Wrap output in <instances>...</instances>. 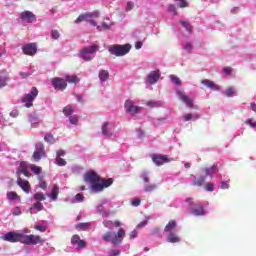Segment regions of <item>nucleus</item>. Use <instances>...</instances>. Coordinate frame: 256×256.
<instances>
[{
    "instance_id": "nucleus-30",
    "label": "nucleus",
    "mask_w": 256,
    "mask_h": 256,
    "mask_svg": "<svg viewBox=\"0 0 256 256\" xmlns=\"http://www.w3.org/2000/svg\"><path fill=\"white\" fill-rule=\"evenodd\" d=\"M157 188H158V186H156V184H147L146 186H144V192H146V193H152V192H154Z\"/></svg>"
},
{
    "instance_id": "nucleus-64",
    "label": "nucleus",
    "mask_w": 256,
    "mask_h": 256,
    "mask_svg": "<svg viewBox=\"0 0 256 256\" xmlns=\"http://www.w3.org/2000/svg\"><path fill=\"white\" fill-rule=\"evenodd\" d=\"M191 119H193V115L191 114L184 115V121H190Z\"/></svg>"
},
{
    "instance_id": "nucleus-24",
    "label": "nucleus",
    "mask_w": 256,
    "mask_h": 256,
    "mask_svg": "<svg viewBox=\"0 0 256 256\" xmlns=\"http://www.w3.org/2000/svg\"><path fill=\"white\" fill-rule=\"evenodd\" d=\"M176 229V221L175 220H170L168 224H166L164 231L166 233H171L173 230Z\"/></svg>"
},
{
    "instance_id": "nucleus-15",
    "label": "nucleus",
    "mask_w": 256,
    "mask_h": 256,
    "mask_svg": "<svg viewBox=\"0 0 256 256\" xmlns=\"http://www.w3.org/2000/svg\"><path fill=\"white\" fill-rule=\"evenodd\" d=\"M172 160L168 158L166 155H153L152 162L157 166L164 165L165 163L171 162Z\"/></svg>"
},
{
    "instance_id": "nucleus-3",
    "label": "nucleus",
    "mask_w": 256,
    "mask_h": 256,
    "mask_svg": "<svg viewBox=\"0 0 256 256\" xmlns=\"http://www.w3.org/2000/svg\"><path fill=\"white\" fill-rule=\"evenodd\" d=\"M132 47L129 44L120 45V44H114L109 46V54H112L116 57H123L127 55Z\"/></svg>"
},
{
    "instance_id": "nucleus-7",
    "label": "nucleus",
    "mask_w": 256,
    "mask_h": 256,
    "mask_svg": "<svg viewBox=\"0 0 256 256\" xmlns=\"http://www.w3.org/2000/svg\"><path fill=\"white\" fill-rule=\"evenodd\" d=\"M44 243V239H42L40 236L37 235H24L23 239H22V244L25 245H32V246H36L37 244H42Z\"/></svg>"
},
{
    "instance_id": "nucleus-35",
    "label": "nucleus",
    "mask_w": 256,
    "mask_h": 256,
    "mask_svg": "<svg viewBox=\"0 0 256 256\" xmlns=\"http://www.w3.org/2000/svg\"><path fill=\"white\" fill-rule=\"evenodd\" d=\"M80 241H83V240H81L80 236L77 234H74L72 236V239L70 240V243H72L73 246H76L77 243H79Z\"/></svg>"
},
{
    "instance_id": "nucleus-1",
    "label": "nucleus",
    "mask_w": 256,
    "mask_h": 256,
    "mask_svg": "<svg viewBox=\"0 0 256 256\" xmlns=\"http://www.w3.org/2000/svg\"><path fill=\"white\" fill-rule=\"evenodd\" d=\"M85 181L86 183L91 184V190L94 193H101L106 188L110 187L113 183V180L111 178L109 179L101 178L94 171H90L85 174Z\"/></svg>"
},
{
    "instance_id": "nucleus-8",
    "label": "nucleus",
    "mask_w": 256,
    "mask_h": 256,
    "mask_svg": "<svg viewBox=\"0 0 256 256\" xmlns=\"http://www.w3.org/2000/svg\"><path fill=\"white\" fill-rule=\"evenodd\" d=\"M43 157H46L45 147L42 142H38L37 144H35V151L32 158L35 162H39Z\"/></svg>"
},
{
    "instance_id": "nucleus-56",
    "label": "nucleus",
    "mask_w": 256,
    "mask_h": 256,
    "mask_svg": "<svg viewBox=\"0 0 256 256\" xmlns=\"http://www.w3.org/2000/svg\"><path fill=\"white\" fill-rule=\"evenodd\" d=\"M39 188L46 190L47 189V183L44 180L39 181Z\"/></svg>"
},
{
    "instance_id": "nucleus-28",
    "label": "nucleus",
    "mask_w": 256,
    "mask_h": 256,
    "mask_svg": "<svg viewBox=\"0 0 256 256\" xmlns=\"http://www.w3.org/2000/svg\"><path fill=\"white\" fill-rule=\"evenodd\" d=\"M215 170H216V166L215 165H213V166H211L210 168H205L204 169V177H210V178H212L213 177V172H215Z\"/></svg>"
},
{
    "instance_id": "nucleus-12",
    "label": "nucleus",
    "mask_w": 256,
    "mask_h": 256,
    "mask_svg": "<svg viewBox=\"0 0 256 256\" xmlns=\"http://www.w3.org/2000/svg\"><path fill=\"white\" fill-rule=\"evenodd\" d=\"M125 109L126 112L130 115L136 116L141 108L139 106L134 105V102L132 100H126Z\"/></svg>"
},
{
    "instance_id": "nucleus-29",
    "label": "nucleus",
    "mask_w": 256,
    "mask_h": 256,
    "mask_svg": "<svg viewBox=\"0 0 256 256\" xmlns=\"http://www.w3.org/2000/svg\"><path fill=\"white\" fill-rule=\"evenodd\" d=\"M44 142H47L48 144L53 145L55 143V138L53 134L46 133V135L44 136Z\"/></svg>"
},
{
    "instance_id": "nucleus-53",
    "label": "nucleus",
    "mask_w": 256,
    "mask_h": 256,
    "mask_svg": "<svg viewBox=\"0 0 256 256\" xmlns=\"http://www.w3.org/2000/svg\"><path fill=\"white\" fill-rule=\"evenodd\" d=\"M245 124L249 125L252 128H256V122H253V119H247V121H245Z\"/></svg>"
},
{
    "instance_id": "nucleus-10",
    "label": "nucleus",
    "mask_w": 256,
    "mask_h": 256,
    "mask_svg": "<svg viewBox=\"0 0 256 256\" xmlns=\"http://www.w3.org/2000/svg\"><path fill=\"white\" fill-rule=\"evenodd\" d=\"M51 83L56 91H64L67 88V82L63 78H52Z\"/></svg>"
},
{
    "instance_id": "nucleus-34",
    "label": "nucleus",
    "mask_w": 256,
    "mask_h": 256,
    "mask_svg": "<svg viewBox=\"0 0 256 256\" xmlns=\"http://www.w3.org/2000/svg\"><path fill=\"white\" fill-rule=\"evenodd\" d=\"M69 117V122L72 125H77L79 123V116L78 115H73V116H68Z\"/></svg>"
},
{
    "instance_id": "nucleus-52",
    "label": "nucleus",
    "mask_w": 256,
    "mask_h": 256,
    "mask_svg": "<svg viewBox=\"0 0 256 256\" xmlns=\"http://www.w3.org/2000/svg\"><path fill=\"white\" fill-rule=\"evenodd\" d=\"M133 8H134V3L132 1L127 2L126 11L129 12V11L133 10Z\"/></svg>"
},
{
    "instance_id": "nucleus-18",
    "label": "nucleus",
    "mask_w": 256,
    "mask_h": 256,
    "mask_svg": "<svg viewBox=\"0 0 256 256\" xmlns=\"http://www.w3.org/2000/svg\"><path fill=\"white\" fill-rule=\"evenodd\" d=\"M191 213L194 216H204L205 210L202 204H196L191 208Z\"/></svg>"
},
{
    "instance_id": "nucleus-20",
    "label": "nucleus",
    "mask_w": 256,
    "mask_h": 256,
    "mask_svg": "<svg viewBox=\"0 0 256 256\" xmlns=\"http://www.w3.org/2000/svg\"><path fill=\"white\" fill-rule=\"evenodd\" d=\"M64 81L70 85H77L80 83V78L76 75H66Z\"/></svg>"
},
{
    "instance_id": "nucleus-47",
    "label": "nucleus",
    "mask_w": 256,
    "mask_h": 256,
    "mask_svg": "<svg viewBox=\"0 0 256 256\" xmlns=\"http://www.w3.org/2000/svg\"><path fill=\"white\" fill-rule=\"evenodd\" d=\"M51 37H52V39H54V41H57L60 37V34L57 30H52L51 31Z\"/></svg>"
},
{
    "instance_id": "nucleus-14",
    "label": "nucleus",
    "mask_w": 256,
    "mask_h": 256,
    "mask_svg": "<svg viewBox=\"0 0 256 256\" xmlns=\"http://www.w3.org/2000/svg\"><path fill=\"white\" fill-rule=\"evenodd\" d=\"M115 131V126L110 122H104L102 126V135L105 137H111Z\"/></svg>"
},
{
    "instance_id": "nucleus-37",
    "label": "nucleus",
    "mask_w": 256,
    "mask_h": 256,
    "mask_svg": "<svg viewBox=\"0 0 256 256\" xmlns=\"http://www.w3.org/2000/svg\"><path fill=\"white\" fill-rule=\"evenodd\" d=\"M35 201L42 202L46 199L45 195L42 193H35L34 194Z\"/></svg>"
},
{
    "instance_id": "nucleus-21",
    "label": "nucleus",
    "mask_w": 256,
    "mask_h": 256,
    "mask_svg": "<svg viewBox=\"0 0 256 256\" xmlns=\"http://www.w3.org/2000/svg\"><path fill=\"white\" fill-rule=\"evenodd\" d=\"M17 185L24 191L25 193H29V189H31V185L27 180H17Z\"/></svg>"
},
{
    "instance_id": "nucleus-33",
    "label": "nucleus",
    "mask_w": 256,
    "mask_h": 256,
    "mask_svg": "<svg viewBox=\"0 0 256 256\" xmlns=\"http://www.w3.org/2000/svg\"><path fill=\"white\" fill-rule=\"evenodd\" d=\"M63 113H64V115H65L66 118L71 117V115H72V113H73V108H72V106H65V107L63 108Z\"/></svg>"
},
{
    "instance_id": "nucleus-25",
    "label": "nucleus",
    "mask_w": 256,
    "mask_h": 256,
    "mask_svg": "<svg viewBox=\"0 0 256 256\" xmlns=\"http://www.w3.org/2000/svg\"><path fill=\"white\" fill-rule=\"evenodd\" d=\"M167 241L169 243H180L181 239H180V237H178L177 234L170 233V234H168Z\"/></svg>"
},
{
    "instance_id": "nucleus-19",
    "label": "nucleus",
    "mask_w": 256,
    "mask_h": 256,
    "mask_svg": "<svg viewBox=\"0 0 256 256\" xmlns=\"http://www.w3.org/2000/svg\"><path fill=\"white\" fill-rule=\"evenodd\" d=\"M179 98L187 105L188 108H193V100L188 95L183 94L181 91L178 92Z\"/></svg>"
},
{
    "instance_id": "nucleus-48",
    "label": "nucleus",
    "mask_w": 256,
    "mask_h": 256,
    "mask_svg": "<svg viewBox=\"0 0 256 256\" xmlns=\"http://www.w3.org/2000/svg\"><path fill=\"white\" fill-rule=\"evenodd\" d=\"M35 230L41 232V233H45L46 232V227L45 226H42V225H36L34 227Z\"/></svg>"
},
{
    "instance_id": "nucleus-27",
    "label": "nucleus",
    "mask_w": 256,
    "mask_h": 256,
    "mask_svg": "<svg viewBox=\"0 0 256 256\" xmlns=\"http://www.w3.org/2000/svg\"><path fill=\"white\" fill-rule=\"evenodd\" d=\"M110 77V73L107 70H100L99 72V80L105 82Z\"/></svg>"
},
{
    "instance_id": "nucleus-39",
    "label": "nucleus",
    "mask_w": 256,
    "mask_h": 256,
    "mask_svg": "<svg viewBox=\"0 0 256 256\" xmlns=\"http://www.w3.org/2000/svg\"><path fill=\"white\" fill-rule=\"evenodd\" d=\"M176 1L179 2L178 7L181 9L189 7V2H187L186 0H176Z\"/></svg>"
},
{
    "instance_id": "nucleus-36",
    "label": "nucleus",
    "mask_w": 256,
    "mask_h": 256,
    "mask_svg": "<svg viewBox=\"0 0 256 256\" xmlns=\"http://www.w3.org/2000/svg\"><path fill=\"white\" fill-rule=\"evenodd\" d=\"M55 161H56V165L58 166L63 167L67 165V161L65 159H62L61 157H56Z\"/></svg>"
},
{
    "instance_id": "nucleus-9",
    "label": "nucleus",
    "mask_w": 256,
    "mask_h": 256,
    "mask_svg": "<svg viewBox=\"0 0 256 256\" xmlns=\"http://www.w3.org/2000/svg\"><path fill=\"white\" fill-rule=\"evenodd\" d=\"M98 17H99V12L98 10H95L94 12H87L85 14H80V16H78V18L76 19V21H74V23L80 24L82 22H90L91 19L98 18Z\"/></svg>"
},
{
    "instance_id": "nucleus-22",
    "label": "nucleus",
    "mask_w": 256,
    "mask_h": 256,
    "mask_svg": "<svg viewBox=\"0 0 256 256\" xmlns=\"http://www.w3.org/2000/svg\"><path fill=\"white\" fill-rule=\"evenodd\" d=\"M201 84L205 85L206 87L214 90V91H219L220 90V86L216 85L215 82H212L208 79L205 80H201Z\"/></svg>"
},
{
    "instance_id": "nucleus-42",
    "label": "nucleus",
    "mask_w": 256,
    "mask_h": 256,
    "mask_svg": "<svg viewBox=\"0 0 256 256\" xmlns=\"http://www.w3.org/2000/svg\"><path fill=\"white\" fill-rule=\"evenodd\" d=\"M234 94H235V88H232V87L227 88V90H226V92H225V96H226L227 98L232 97Z\"/></svg>"
},
{
    "instance_id": "nucleus-40",
    "label": "nucleus",
    "mask_w": 256,
    "mask_h": 256,
    "mask_svg": "<svg viewBox=\"0 0 256 256\" xmlns=\"http://www.w3.org/2000/svg\"><path fill=\"white\" fill-rule=\"evenodd\" d=\"M204 189L207 192H213L215 190V186L213 185V183H206L204 185Z\"/></svg>"
},
{
    "instance_id": "nucleus-58",
    "label": "nucleus",
    "mask_w": 256,
    "mask_h": 256,
    "mask_svg": "<svg viewBox=\"0 0 256 256\" xmlns=\"http://www.w3.org/2000/svg\"><path fill=\"white\" fill-rule=\"evenodd\" d=\"M76 200H77L78 202L84 201V195H83L82 193H77V194H76Z\"/></svg>"
},
{
    "instance_id": "nucleus-13",
    "label": "nucleus",
    "mask_w": 256,
    "mask_h": 256,
    "mask_svg": "<svg viewBox=\"0 0 256 256\" xmlns=\"http://www.w3.org/2000/svg\"><path fill=\"white\" fill-rule=\"evenodd\" d=\"M20 19L25 23H33L36 21V15L29 10H25L20 13Z\"/></svg>"
},
{
    "instance_id": "nucleus-61",
    "label": "nucleus",
    "mask_w": 256,
    "mask_h": 256,
    "mask_svg": "<svg viewBox=\"0 0 256 256\" xmlns=\"http://www.w3.org/2000/svg\"><path fill=\"white\" fill-rule=\"evenodd\" d=\"M131 205L137 207V206L141 205V200L135 199V200L131 201Z\"/></svg>"
},
{
    "instance_id": "nucleus-38",
    "label": "nucleus",
    "mask_w": 256,
    "mask_h": 256,
    "mask_svg": "<svg viewBox=\"0 0 256 256\" xmlns=\"http://www.w3.org/2000/svg\"><path fill=\"white\" fill-rule=\"evenodd\" d=\"M7 198L8 200H16V199H19V195L16 192H10V193H7Z\"/></svg>"
},
{
    "instance_id": "nucleus-23",
    "label": "nucleus",
    "mask_w": 256,
    "mask_h": 256,
    "mask_svg": "<svg viewBox=\"0 0 256 256\" xmlns=\"http://www.w3.org/2000/svg\"><path fill=\"white\" fill-rule=\"evenodd\" d=\"M59 195V186L57 184L52 185V190L50 194V199L57 200Z\"/></svg>"
},
{
    "instance_id": "nucleus-51",
    "label": "nucleus",
    "mask_w": 256,
    "mask_h": 256,
    "mask_svg": "<svg viewBox=\"0 0 256 256\" xmlns=\"http://www.w3.org/2000/svg\"><path fill=\"white\" fill-rule=\"evenodd\" d=\"M232 72H233V68L231 67L223 68V73H225L227 76H230Z\"/></svg>"
},
{
    "instance_id": "nucleus-4",
    "label": "nucleus",
    "mask_w": 256,
    "mask_h": 256,
    "mask_svg": "<svg viewBox=\"0 0 256 256\" xmlns=\"http://www.w3.org/2000/svg\"><path fill=\"white\" fill-rule=\"evenodd\" d=\"M38 96V90L36 87H33L30 90V93L25 94L24 96H22L21 98V102L23 104H25L26 108H32L33 107V102L35 101V99Z\"/></svg>"
},
{
    "instance_id": "nucleus-44",
    "label": "nucleus",
    "mask_w": 256,
    "mask_h": 256,
    "mask_svg": "<svg viewBox=\"0 0 256 256\" xmlns=\"http://www.w3.org/2000/svg\"><path fill=\"white\" fill-rule=\"evenodd\" d=\"M147 106H149L151 108L160 107L161 106V102L150 101V102H147Z\"/></svg>"
},
{
    "instance_id": "nucleus-54",
    "label": "nucleus",
    "mask_w": 256,
    "mask_h": 256,
    "mask_svg": "<svg viewBox=\"0 0 256 256\" xmlns=\"http://www.w3.org/2000/svg\"><path fill=\"white\" fill-rule=\"evenodd\" d=\"M65 155H66V151L64 150L56 151V158H61V157H64Z\"/></svg>"
},
{
    "instance_id": "nucleus-60",
    "label": "nucleus",
    "mask_w": 256,
    "mask_h": 256,
    "mask_svg": "<svg viewBox=\"0 0 256 256\" xmlns=\"http://www.w3.org/2000/svg\"><path fill=\"white\" fill-rule=\"evenodd\" d=\"M120 253L121 252L119 250H112L111 252H109V256H119Z\"/></svg>"
},
{
    "instance_id": "nucleus-41",
    "label": "nucleus",
    "mask_w": 256,
    "mask_h": 256,
    "mask_svg": "<svg viewBox=\"0 0 256 256\" xmlns=\"http://www.w3.org/2000/svg\"><path fill=\"white\" fill-rule=\"evenodd\" d=\"M170 80L174 83V85L180 86L181 85V80L175 75H170Z\"/></svg>"
},
{
    "instance_id": "nucleus-32",
    "label": "nucleus",
    "mask_w": 256,
    "mask_h": 256,
    "mask_svg": "<svg viewBox=\"0 0 256 256\" xmlns=\"http://www.w3.org/2000/svg\"><path fill=\"white\" fill-rule=\"evenodd\" d=\"M179 23L182 24V27H184V29H186V31L188 33L193 32V26H191V24L189 22L181 20V21H179Z\"/></svg>"
},
{
    "instance_id": "nucleus-43",
    "label": "nucleus",
    "mask_w": 256,
    "mask_h": 256,
    "mask_svg": "<svg viewBox=\"0 0 256 256\" xmlns=\"http://www.w3.org/2000/svg\"><path fill=\"white\" fill-rule=\"evenodd\" d=\"M168 10L170 13H172L173 16H177L178 12H177L176 6L174 4H170L168 6Z\"/></svg>"
},
{
    "instance_id": "nucleus-57",
    "label": "nucleus",
    "mask_w": 256,
    "mask_h": 256,
    "mask_svg": "<svg viewBox=\"0 0 256 256\" xmlns=\"http://www.w3.org/2000/svg\"><path fill=\"white\" fill-rule=\"evenodd\" d=\"M90 227V224L89 223H80L78 225H76V228H89Z\"/></svg>"
},
{
    "instance_id": "nucleus-59",
    "label": "nucleus",
    "mask_w": 256,
    "mask_h": 256,
    "mask_svg": "<svg viewBox=\"0 0 256 256\" xmlns=\"http://www.w3.org/2000/svg\"><path fill=\"white\" fill-rule=\"evenodd\" d=\"M137 235H138L137 230H133V231H131V233L129 234V237H130L131 240H133V239H135V238L137 237Z\"/></svg>"
},
{
    "instance_id": "nucleus-49",
    "label": "nucleus",
    "mask_w": 256,
    "mask_h": 256,
    "mask_svg": "<svg viewBox=\"0 0 256 256\" xmlns=\"http://www.w3.org/2000/svg\"><path fill=\"white\" fill-rule=\"evenodd\" d=\"M76 245L78 246V250H82L86 248V242L84 240L76 243Z\"/></svg>"
},
{
    "instance_id": "nucleus-16",
    "label": "nucleus",
    "mask_w": 256,
    "mask_h": 256,
    "mask_svg": "<svg viewBox=\"0 0 256 256\" xmlns=\"http://www.w3.org/2000/svg\"><path fill=\"white\" fill-rule=\"evenodd\" d=\"M7 81H9V73L6 69L0 70V89L7 86Z\"/></svg>"
},
{
    "instance_id": "nucleus-11",
    "label": "nucleus",
    "mask_w": 256,
    "mask_h": 256,
    "mask_svg": "<svg viewBox=\"0 0 256 256\" xmlns=\"http://www.w3.org/2000/svg\"><path fill=\"white\" fill-rule=\"evenodd\" d=\"M22 53L27 56H35L37 53V44L36 43H29L22 46Z\"/></svg>"
},
{
    "instance_id": "nucleus-63",
    "label": "nucleus",
    "mask_w": 256,
    "mask_h": 256,
    "mask_svg": "<svg viewBox=\"0 0 256 256\" xmlns=\"http://www.w3.org/2000/svg\"><path fill=\"white\" fill-rule=\"evenodd\" d=\"M221 189H229V183L225 182V181H222L221 182Z\"/></svg>"
},
{
    "instance_id": "nucleus-2",
    "label": "nucleus",
    "mask_w": 256,
    "mask_h": 256,
    "mask_svg": "<svg viewBox=\"0 0 256 256\" xmlns=\"http://www.w3.org/2000/svg\"><path fill=\"white\" fill-rule=\"evenodd\" d=\"M125 234V230L123 228H120L117 233L113 231L105 232L102 236V239L104 240V242L112 243L113 246H118L120 245V243L123 242Z\"/></svg>"
},
{
    "instance_id": "nucleus-17",
    "label": "nucleus",
    "mask_w": 256,
    "mask_h": 256,
    "mask_svg": "<svg viewBox=\"0 0 256 256\" xmlns=\"http://www.w3.org/2000/svg\"><path fill=\"white\" fill-rule=\"evenodd\" d=\"M160 78V71H152L147 77V81L150 85H155Z\"/></svg>"
},
{
    "instance_id": "nucleus-31",
    "label": "nucleus",
    "mask_w": 256,
    "mask_h": 256,
    "mask_svg": "<svg viewBox=\"0 0 256 256\" xmlns=\"http://www.w3.org/2000/svg\"><path fill=\"white\" fill-rule=\"evenodd\" d=\"M30 170L34 173V175H40L42 172V167L32 164L30 165Z\"/></svg>"
},
{
    "instance_id": "nucleus-45",
    "label": "nucleus",
    "mask_w": 256,
    "mask_h": 256,
    "mask_svg": "<svg viewBox=\"0 0 256 256\" xmlns=\"http://www.w3.org/2000/svg\"><path fill=\"white\" fill-rule=\"evenodd\" d=\"M31 210L32 209H36V210H38V211H43L44 210V205H42L40 202H38V203H35L34 205H33V207L32 208H30Z\"/></svg>"
},
{
    "instance_id": "nucleus-5",
    "label": "nucleus",
    "mask_w": 256,
    "mask_h": 256,
    "mask_svg": "<svg viewBox=\"0 0 256 256\" xmlns=\"http://www.w3.org/2000/svg\"><path fill=\"white\" fill-rule=\"evenodd\" d=\"M99 48L100 47L98 44L82 48V50L80 51V57L83 58V60L85 61H91L93 60V58L90 57L88 54H95L97 51H99Z\"/></svg>"
},
{
    "instance_id": "nucleus-50",
    "label": "nucleus",
    "mask_w": 256,
    "mask_h": 256,
    "mask_svg": "<svg viewBox=\"0 0 256 256\" xmlns=\"http://www.w3.org/2000/svg\"><path fill=\"white\" fill-rule=\"evenodd\" d=\"M142 179H143L144 183H149L150 182L149 175L146 172L142 173Z\"/></svg>"
},
{
    "instance_id": "nucleus-26",
    "label": "nucleus",
    "mask_w": 256,
    "mask_h": 256,
    "mask_svg": "<svg viewBox=\"0 0 256 256\" xmlns=\"http://www.w3.org/2000/svg\"><path fill=\"white\" fill-rule=\"evenodd\" d=\"M206 178H207L206 176H200V177L195 178L193 185L195 187H202L205 183Z\"/></svg>"
},
{
    "instance_id": "nucleus-46",
    "label": "nucleus",
    "mask_w": 256,
    "mask_h": 256,
    "mask_svg": "<svg viewBox=\"0 0 256 256\" xmlns=\"http://www.w3.org/2000/svg\"><path fill=\"white\" fill-rule=\"evenodd\" d=\"M184 51H186L188 54H191V51H193V44L188 43L184 45L183 47Z\"/></svg>"
},
{
    "instance_id": "nucleus-6",
    "label": "nucleus",
    "mask_w": 256,
    "mask_h": 256,
    "mask_svg": "<svg viewBox=\"0 0 256 256\" xmlns=\"http://www.w3.org/2000/svg\"><path fill=\"white\" fill-rule=\"evenodd\" d=\"M24 234L16 233L15 231H10L2 236V240L10 243H22Z\"/></svg>"
},
{
    "instance_id": "nucleus-62",
    "label": "nucleus",
    "mask_w": 256,
    "mask_h": 256,
    "mask_svg": "<svg viewBox=\"0 0 256 256\" xmlns=\"http://www.w3.org/2000/svg\"><path fill=\"white\" fill-rule=\"evenodd\" d=\"M103 225H104L105 228H110L111 225H112V221L111 220H105L103 222Z\"/></svg>"
},
{
    "instance_id": "nucleus-55",
    "label": "nucleus",
    "mask_w": 256,
    "mask_h": 256,
    "mask_svg": "<svg viewBox=\"0 0 256 256\" xmlns=\"http://www.w3.org/2000/svg\"><path fill=\"white\" fill-rule=\"evenodd\" d=\"M159 233H160V228L159 227H155L151 231V235H153V236H158Z\"/></svg>"
}]
</instances>
